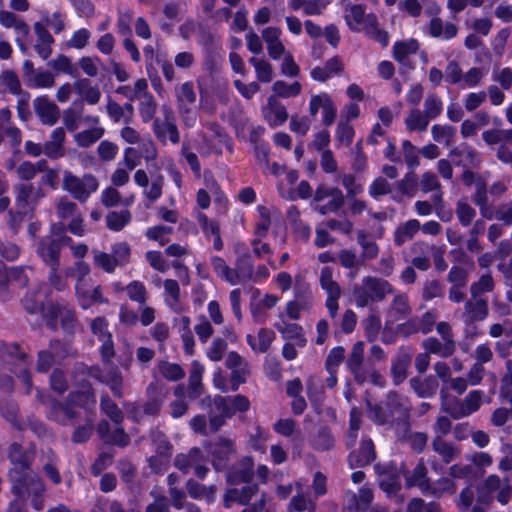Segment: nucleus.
I'll return each mask as SVG.
<instances>
[{"label": "nucleus", "instance_id": "f257e3e1", "mask_svg": "<svg viewBox=\"0 0 512 512\" xmlns=\"http://www.w3.org/2000/svg\"><path fill=\"white\" fill-rule=\"evenodd\" d=\"M345 21L348 27L354 32H364L368 37L374 39L382 46L389 43L388 33L379 28L375 14H365L361 5H352L345 12Z\"/></svg>", "mask_w": 512, "mask_h": 512}, {"label": "nucleus", "instance_id": "f03ea898", "mask_svg": "<svg viewBox=\"0 0 512 512\" xmlns=\"http://www.w3.org/2000/svg\"><path fill=\"white\" fill-rule=\"evenodd\" d=\"M9 477L13 482V493L19 498H25L26 495H33L32 506L36 510H42L44 504L40 495L44 492V485L40 479L31 475L28 467L24 463H19L9 472Z\"/></svg>", "mask_w": 512, "mask_h": 512}, {"label": "nucleus", "instance_id": "7ed1b4c3", "mask_svg": "<svg viewBox=\"0 0 512 512\" xmlns=\"http://www.w3.org/2000/svg\"><path fill=\"white\" fill-rule=\"evenodd\" d=\"M367 405L369 407V418L379 425L392 424L395 420L405 422L408 416L409 403L407 399L395 393H389L387 396L385 404L387 412L384 411L382 404L372 406L367 401Z\"/></svg>", "mask_w": 512, "mask_h": 512}, {"label": "nucleus", "instance_id": "20e7f679", "mask_svg": "<svg viewBox=\"0 0 512 512\" xmlns=\"http://www.w3.org/2000/svg\"><path fill=\"white\" fill-rule=\"evenodd\" d=\"M249 408V401L245 396L234 397L217 396L213 399L212 408L209 412V425L212 431L219 430L226 419L231 418L237 411H246Z\"/></svg>", "mask_w": 512, "mask_h": 512}, {"label": "nucleus", "instance_id": "39448f33", "mask_svg": "<svg viewBox=\"0 0 512 512\" xmlns=\"http://www.w3.org/2000/svg\"><path fill=\"white\" fill-rule=\"evenodd\" d=\"M47 404L50 407L49 416L51 418L60 423H67L75 415V412L72 410L73 405H79L88 409L95 404V397L90 384L85 380H81V391L71 393L68 406H63L52 400H49Z\"/></svg>", "mask_w": 512, "mask_h": 512}, {"label": "nucleus", "instance_id": "423d86ee", "mask_svg": "<svg viewBox=\"0 0 512 512\" xmlns=\"http://www.w3.org/2000/svg\"><path fill=\"white\" fill-rule=\"evenodd\" d=\"M391 292L392 287L386 280L366 277L362 285L354 289V299L358 307H366L370 302L383 300Z\"/></svg>", "mask_w": 512, "mask_h": 512}, {"label": "nucleus", "instance_id": "0eeeda50", "mask_svg": "<svg viewBox=\"0 0 512 512\" xmlns=\"http://www.w3.org/2000/svg\"><path fill=\"white\" fill-rule=\"evenodd\" d=\"M502 505L509 502V482H503L497 475H489L477 489V501L481 505H489L494 500Z\"/></svg>", "mask_w": 512, "mask_h": 512}, {"label": "nucleus", "instance_id": "6e6552de", "mask_svg": "<svg viewBox=\"0 0 512 512\" xmlns=\"http://www.w3.org/2000/svg\"><path fill=\"white\" fill-rule=\"evenodd\" d=\"M98 186L96 177L91 174H86L82 178L73 175L70 171H65L63 174V189L77 200L86 201Z\"/></svg>", "mask_w": 512, "mask_h": 512}, {"label": "nucleus", "instance_id": "1a4fd4ad", "mask_svg": "<svg viewBox=\"0 0 512 512\" xmlns=\"http://www.w3.org/2000/svg\"><path fill=\"white\" fill-rule=\"evenodd\" d=\"M483 397V391L473 390L462 401L455 399L453 402H450L443 399L442 408L453 419H461L478 411L482 404Z\"/></svg>", "mask_w": 512, "mask_h": 512}, {"label": "nucleus", "instance_id": "9d476101", "mask_svg": "<svg viewBox=\"0 0 512 512\" xmlns=\"http://www.w3.org/2000/svg\"><path fill=\"white\" fill-rule=\"evenodd\" d=\"M6 355H8L11 360L17 362L15 363L14 373L26 386V393H29L31 390V378L28 370L30 361H28L25 353L20 351L18 346L12 345L8 347L0 343V360L4 359Z\"/></svg>", "mask_w": 512, "mask_h": 512}, {"label": "nucleus", "instance_id": "9b49d317", "mask_svg": "<svg viewBox=\"0 0 512 512\" xmlns=\"http://www.w3.org/2000/svg\"><path fill=\"white\" fill-rule=\"evenodd\" d=\"M319 112L322 114V123L325 126H330L335 121L337 115V107L326 92L314 94L309 101V113L315 117Z\"/></svg>", "mask_w": 512, "mask_h": 512}, {"label": "nucleus", "instance_id": "f8f14e48", "mask_svg": "<svg viewBox=\"0 0 512 512\" xmlns=\"http://www.w3.org/2000/svg\"><path fill=\"white\" fill-rule=\"evenodd\" d=\"M314 201L318 203L316 209L321 214H328L340 209L344 203V196L341 190L319 186L314 195Z\"/></svg>", "mask_w": 512, "mask_h": 512}, {"label": "nucleus", "instance_id": "ddd939ff", "mask_svg": "<svg viewBox=\"0 0 512 512\" xmlns=\"http://www.w3.org/2000/svg\"><path fill=\"white\" fill-rule=\"evenodd\" d=\"M161 112L163 113L164 119L161 120L159 118H156L154 120V133L156 134L158 139H160L163 142L169 139L173 144L178 143L180 140V136L177 126L175 124L172 109L167 105H163L161 107Z\"/></svg>", "mask_w": 512, "mask_h": 512}, {"label": "nucleus", "instance_id": "4468645a", "mask_svg": "<svg viewBox=\"0 0 512 512\" xmlns=\"http://www.w3.org/2000/svg\"><path fill=\"white\" fill-rule=\"evenodd\" d=\"M62 237V233H56L53 231L50 236L41 240L38 245V255L51 268L58 267L59 265V253L61 246L63 245Z\"/></svg>", "mask_w": 512, "mask_h": 512}, {"label": "nucleus", "instance_id": "2eb2a0df", "mask_svg": "<svg viewBox=\"0 0 512 512\" xmlns=\"http://www.w3.org/2000/svg\"><path fill=\"white\" fill-rule=\"evenodd\" d=\"M175 466L184 473H188L190 469H193L195 475L200 479L205 478L209 471L198 448L191 449L188 454L177 455Z\"/></svg>", "mask_w": 512, "mask_h": 512}, {"label": "nucleus", "instance_id": "dca6fc26", "mask_svg": "<svg viewBox=\"0 0 512 512\" xmlns=\"http://www.w3.org/2000/svg\"><path fill=\"white\" fill-rule=\"evenodd\" d=\"M91 330L101 342L100 353L103 362L109 363L114 357V347L111 334L108 331L107 321L102 317L94 319L91 323Z\"/></svg>", "mask_w": 512, "mask_h": 512}, {"label": "nucleus", "instance_id": "f3484780", "mask_svg": "<svg viewBox=\"0 0 512 512\" xmlns=\"http://www.w3.org/2000/svg\"><path fill=\"white\" fill-rule=\"evenodd\" d=\"M279 301L274 294H262L255 290L250 300V312L256 322H264L266 310L273 308Z\"/></svg>", "mask_w": 512, "mask_h": 512}, {"label": "nucleus", "instance_id": "a211bd4d", "mask_svg": "<svg viewBox=\"0 0 512 512\" xmlns=\"http://www.w3.org/2000/svg\"><path fill=\"white\" fill-rule=\"evenodd\" d=\"M75 290L78 302L83 309H88L96 303H105L107 301L101 294L100 286H94L92 281L76 284Z\"/></svg>", "mask_w": 512, "mask_h": 512}, {"label": "nucleus", "instance_id": "6ab92c4d", "mask_svg": "<svg viewBox=\"0 0 512 512\" xmlns=\"http://www.w3.org/2000/svg\"><path fill=\"white\" fill-rule=\"evenodd\" d=\"M226 367L231 370V390L236 391L246 381L248 364L238 353L232 351L226 358Z\"/></svg>", "mask_w": 512, "mask_h": 512}, {"label": "nucleus", "instance_id": "aec40b11", "mask_svg": "<svg viewBox=\"0 0 512 512\" xmlns=\"http://www.w3.org/2000/svg\"><path fill=\"white\" fill-rule=\"evenodd\" d=\"M33 106L36 115L40 121L45 124L52 126L59 118V108L46 96H40L34 99Z\"/></svg>", "mask_w": 512, "mask_h": 512}, {"label": "nucleus", "instance_id": "412c9836", "mask_svg": "<svg viewBox=\"0 0 512 512\" xmlns=\"http://www.w3.org/2000/svg\"><path fill=\"white\" fill-rule=\"evenodd\" d=\"M449 158L455 165L463 167H475L481 161L480 154L466 143L451 149Z\"/></svg>", "mask_w": 512, "mask_h": 512}, {"label": "nucleus", "instance_id": "4be33fe9", "mask_svg": "<svg viewBox=\"0 0 512 512\" xmlns=\"http://www.w3.org/2000/svg\"><path fill=\"white\" fill-rule=\"evenodd\" d=\"M281 30L276 27H266L262 30V38L266 43L267 52L272 60H279L282 54H285V45L280 39Z\"/></svg>", "mask_w": 512, "mask_h": 512}, {"label": "nucleus", "instance_id": "5701e85b", "mask_svg": "<svg viewBox=\"0 0 512 512\" xmlns=\"http://www.w3.org/2000/svg\"><path fill=\"white\" fill-rule=\"evenodd\" d=\"M38 192L36 194L32 191L30 184H19L16 187V205L17 214L25 216L34 208L37 198L42 197Z\"/></svg>", "mask_w": 512, "mask_h": 512}, {"label": "nucleus", "instance_id": "b1692460", "mask_svg": "<svg viewBox=\"0 0 512 512\" xmlns=\"http://www.w3.org/2000/svg\"><path fill=\"white\" fill-rule=\"evenodd\" d=\"M263 116L271 127L281 126L288 119L285 106L275 96H270L267 105L263 108Z\"/></svg>", "mask_w": 512, "mask_h": 512}, {"label": "nucleus", "instance_id": "393cba45", "mask_svg": "<svg viewBox=\"0 0 512 512\" xmlns=\"http://www.w3.org/2000/svg\"><path fill=\"white\" fill-rule=\"evenodd\" d=\"M88 373L91 377L109 385L116 396L122 395L123 377L117 368L111 367L105 372L98 368H91Z\"/></svg>", "mask_w": 512, "mask_h": 512}, {"label": "nucleus", "instance_id": "a878e982", "mask_svg": "<svg viewBox=\"0 0 512 512\" xmlns=\"http://www.w3.org/2000/svg\"><path fill=\"white\" fill-rule=\"evenodd\" d=\"M254 461L251 457L243 458L227 475L230 484L245 483L251 480Z\"/></svg>", "mask_w": 512, "mask_h": 512}, {"label": "nucleus", "instance_id": "bb28decb", "mask_svg": "<svg viewBox=\"0 0 512 512\" xmlns=\"http://www.w3.org/2000/svg\"><path fill=\"white\" fill-rule=\"evenodd\" d=\"M154 444L156 445L157 455H161L163 457L161 460L162 466L158 467L155 465L156 458H150L149 464L154 472L161 473L168 467L172 447L167 441L166 437L159 432L154 436Z\"/></svg>", "mask_w": 512, "mask_h": 512}, {"label": "nucleus", "instance_id": "cd10ccee", "mask_svg": "<svg viewBox=\"0 0 512 512\" xmlns=\"http://www.w3.org/2000/svg\"><path fill=\"white\" fill-rule=\"evenodd\" d=\"M405 479L407 487H418L423 493L430 491L431 484L427 476V468L422 460L415 466L412 473L405 474Z\"/></svg>", "mask_w": 512, "mask_h": 512}, {"label": "nucleus", "instance_id": "c85d7f7f", "mask_svg": "<svg viewBox=\"0 0 512 512\" xmlns=\"http://www.w3.org/2000/svg\"><path fill=\"white\" fill-rule=\"evenodd\" d=\"M65 140V131L58 127L54 129L50 135V139L43 146V153L51 158L58 159L64 155L63 143Z\"/></svg>", "mask_w": 512, "mask_h": 512}, {"label": "nucleus", "instance_id": "c756f323", "mask_svg": "<svg viewBox=\"0 0 512 512\" xmlns=\"http://www.w3.org/2000/svg\"><path fill=\"white\" fill-rule=\"evenodd\" d=\"M75 92L89 105H95L101 98V91L98 86L91 85L86 78H81L73 83Z\"/></svg>", "mask_w": 512, "mask_h": 512}, {"label": "nucleus", "instance_id": "7c9ffc66", "mask_svg": "<svg viewBox=\"0 0 512 512\" xmlns=\"http://www.w3.org/2000/svg\"><path fill=\"white\" fill-rule=\"evenodd\" d=\"M257 492L258 487L256 485H247L242 487L241 489H229L225 494L224 504L226 507H230L233 503L245 505L252 499V497Z\"/></svg>", "mask_w": 512, "mask_h": 512}, {"label": "nucleus", "instance_id": "2f4dec72", "mask_svg": "<svg viewBox=\"0 0 512 512\" xmlns=\"http://www.w3.org/2000/svg\"><path fill=\"white\" fill-rule=\"evenodd\" d=\"M209 451L213 456V465L216 469H221L224 462L233 453V444L228 439L220 438L211 444Z\"/></svg>", "mask_w": 512, "mask_h": 512}, {"label": "nucleus", "instance_id": "473e14b6", "mask_svg": "<svg viewBox=\"0 0 512 512\" xmlns=\"http://www.w3.org/2000/svg\"><path fill=\"white\" fill-rule=\"evenodd\" d=\"M34 31L37 36L35 50L42 59H47L51 54V45L53 38L45 27L44 23L37 22L34 25Z\"/></svg>", "mask_w": 512, "mask_h": 512}, {"label": "nucleus", "instance_id": "72a5a7b5", "mask_svg": "<svg viewBox=\"0 0 512 512\" xmlns=\"http://www.w3.org/2000/svg\"><path fill=\"white\" fill-rule=\"evenodd\" d=\"M364 358V343L356 342L353 347L347 365L358 382H364L365 376L362 372V362Z\"/></svg>", "mask_w": 512, "mask_h": 512}, {"label": "nucleus", "instance_id": "f704fd0d", "mask_svg": "<svg viewBox=\"0 0 512 512\" xmlns=\"http://www.w3.org/2000/svg\"><path fill=\"white\" fill-rule=\"evenodd\" d=\"M375 459L374 444L370 439H363L357 453H351L349 463L351 467L364 466Z\"/></svg>", "mask_w": 512, "mask_h": 512}, {"label": "nucleus", "instance_id": "c9c22d12", "mask_svg": "<svg viewBox=\"0 0 512 512\" xmlns=\"http://www.w3.org/2000/svg\"><path fill=\"white\" fill-rule=\"evenodd\" d=\"M28 281L22 267H12L7 269L5 264L0 261V290L4 289L9 282H16L19 286H25Z\"/></svg>", "mask_w": 512, "mask_h": 512}, {"label": "nucleus", "instance_id": "e433bc0d", "mask_svg": "<svg viewBox=\"0 0 512 512\" xmlns=\"http://www.w3.org/2000/svg\"><path fill=\"white\" fill-rule=\"evenodd\" d=\"M164 302L174 312H180L182 305L180 302V287L176 280L167 279L163 283Z\"/></svg>", "mask_w": 512, "mask_h": 512}, {"label": "nucleus", "instance_id": "4c0bfd02", "mask_svg": "<svg viewBox=\"0 0 512 512\" xmlns=\"http://www.w3.org/2000/svg\"><path fill=\"white\" fill-rule=\"evenodd\" d=\"M488 314L487 303L483 299L474 298L465 304L464 320L466 322L480 321Z\"/></svg>", "mask_w": 512, "mask_h": 512}, {"label": "nucleus", "instance_id": "58836bf2", "mask_svg": "<svg viewBox=\"0 0 512 512\" xmlns=\"http://www.w3.org/2000/svg\"><path fill=\"white\" fill-rule=\"evenodd\" d=\"M426 353L436 354L440 357L447 358L451 356L455 351V342L447 341L443 344L435 337H430L423 341L422 344Z\"/></svg>", "mask_w": 512, "mask_h": 512}, {"label": "nucleus", "instance_id": "ea45409f", "mask_svg": "<svg viewBox=\"0 0 512 512\" xmlns=\"http://www.w3.org/2000/svg\"><path fill=\"white\" fill-rule=\"evenodd\" d=\"M276 329L282 334L283 338L293 340L298 347L306 345V339L303 336V329L295 323H281L275 324Z\"/></svg>", "mask_w": 512, "mask_h": 512}, {"label": "nucleus", "instance_id": "a19ab883", "mask_svg": "<svg viewBox=\"0 0 512 512\" xmlns=\"http://www.w3.org/2000/svg\"><path fill=\"white\" fill-rule=\"evenodd\" d=\"M420 185L422 191L425 193L435 191L431 196V199L435 208L440 207L442 204V193L440 191V183L437 176L432 172L424 173L422 175Z\"/></svg>", "mask_w": 512, "mask_h": 512}, {"label": "nucleus", "instance_id": "79ce46f5", "mask_svg": "<svg viewBox=\"0 0 512 512\" xmlns=\"http://www.w3.org/2000/svg\"><path fill=\"white\" fill-rule=\"evenodd\" d=\"M432 447L445 463H450L460 454L458 447L445 441L440 436L434 437Z\"/></svg>", "mask_w": 512, "mask_h": 512}, {"label": "nucleus", "instance_id": "37998d69", "mask_svg": "<svg viewBox=\"0 0 512 512\" xmlns=\"http://www.w3.org/2000/svg\"><path fill=\"white\" fill-rule=\"evenodd\" d=\"M274 337L275 334L272 330L262 328L260 329L256 337L252 335H247L246 339L248 344L254 351L264 353L268 350Z\"/></svg>", "mask_w": 512, "mask_h": 512}, {"label": "nucleus", "instance_id": "c03bdc74", "mask_svg": "<svg viewBox=\"0 0 512 512\" xmlns=\"http://www.w3.org/2000/svg\"><path fill=\"white\" fill-rule=\"evenodd\" d=\"M429 34L442 40H450L457 34V28L452 23H443L439 18H433L429 25Z\"/></svg>", "mask_w": 512, "mask_h": 512}, {"label": "nucleus", "instance_id": "a18cd8bd", "mask_svg": "<svg viewBox=\"0 0 512 512\" xmlns=\"http://www.w3.org/2000/svg\"><path fill=\"white\" fill-rule=\"evenodd\" d=\"M272 91L273 96L280 98H292L297 97L302 92V85L298 81L293 83H287L283 80H277L273 83Z\"/></svg>", "mask_w": 512, "mask_h": 512}, {"label": "nucleus", "instance_id": "49530a36", "mask_svg": "<svg viewBox=\"0 0 512 512\" xmlns=\"http://www.w3.org/2000/svg\"><path fill=\"white\" fill-rule=\"evenodd\" d=\"M411 386L419 397L427 398L435 394L438 388V382L432 376L423 379L413 378L411 379Z\"/></svg>", "mask_w": 512, "mask_h": 512}, {"label": "nucleus", "instance_id": "de8ad7c7", "mask_svg": "<svg viewBox=\"0 0 512 512\" xmlns=\"http://www.w3.org/2000/svg\"><path fill=\"white\" fill-rule=\"evenodd\" d=\"M431 134L434 141L450 146L454 143L456 128L450 125H434L431 128Z\"/></svg>", "mask_w": 512, "mask_h": 512}, {"label": "nucleus", "instance_id": "09e8293b", "mask_svg": "<svg viewBox=\"0 0 512 512\" xmlns=\"http://www.w3.org/2000/svg\"><path fill=\"white\" fill-rule=\"evenodd\" d=\"M104 132L103 127L93 126L90 129L76 133L74 140L80 147H89L97 142L104 135Z\"/></svg>", "mask_w": 512, "mask_h": 512}, {"label": "nucleus", "instance_id": "8fccbe9b", "mask_svg": "<svg viewBox=\"0 0 512 512\" xmlns=\"http://www.w3.org/2000/svg\"><path fill=\"white\" fill-rule=\"evenodd\" d=\"M249 62L254 67L259 82L269 83L272 81L274 77L273 67L267 60L252 57Z\"/></svg>", "mask_w": 512, "mask_h": 512}, {"label": "nucleus", "instance_id": "3c124183", "mask_svg": "<svg viewBox=\"0 0 512 512\" xmlns=\"http://www.w3.org/2000/svg\"><path fill=\"white\" fill-rule=\"evenodd\" d=\"M55 84L54 75L50 71L37 69L26 85L34 89H49Z\"/></svg>", "mask_w": 512, "mask_h": 512}, {"label": "nucleus", "instance_id": "603ef678", "mask_svg": "<svg viewBox=\"0 0 512 512\" xmlns=\"http://www.w3.org/2000/svg\"><path fill=\"white\" fill-rule=\"evenodd\" d=\"M178 108L188 107L192 105L196 101V93L194 90V85L191 81H187L180 86H178L175 90Z\"/></svg>", "mask_w": 512, "mask_h": 512}, {"label": "nucleus", "instance_id": "864d4df0", "mask_svg": "<svg viewBox=\"0 0 512 512\" xmlns=\"http://www.w3.org/2000/svg\"><path fill=\"white\" fill-rule=\"evenodd\" d=\"M418 49L419 43L415 39L396 42L393 46L394 57L397 61L402 63L409 55L415 54Z\"/></svg>", "mask_w": 512, "mask_h": 512}, {"label": "nucleus", "instance_id": "5fc2aeb1", "mask_svg": "<svg viewBox=\"0 0 512 512\" xmlns=\"http://www.w3.org/2000/svg\"><path fill=\"white\" fill-rule=\"evenodd\" d=\"M130 100H141L148 96V83L145 79H138L133 86H122L118 90Z\"/></svg>", "mask_w": 512, "mask_h": 512}, {"label": "nucleus", "instance_id": "6e6d98bb", "mask_svg": "<svg viewBox=\"0 0 512 512\" xmlns=\"http://www.w3.org/2000/svg\"><path fill=\"white\" fill-rule=\"evenodd\" d=\"M420 229V222L416 219H412L399 226L395 233V243L402 245L406 241L412 239V237Z\"/></svg>", "mask_w": 512, "mask_h": 512}, {"label": "nucleus", "instance_id": "4d7b16f0", "mask_svg": "<svg viewBox=\"0 0 512 512\" xmlns=\"http://www.w3.org/2000/svg\"><path fill=\"white\" fill-rule=\"evenodd\" d=\"M157 370L161 376L170 381H177L184 377L185 373L179 364L168 361H160Z\"/></svg>", "mask_w": 512, "mask_h": 512}, {"label": "nucleus", "instance_id": "13d9d810", "mask_svg": "<svg viewBox=\"0 0 512 512\" xmlns=\"http://www.w3.org/2000/svg\"><path fill=\"white\" fill-rule=\"evenodd\" d=\"M482 215L487 219H496L506 225H512V200L499 205L494 212L482 211Z\"/></svg>", "mask_w": 512, "mask_h": 512}, {"label": "nucleus", "instance_id": "bf43d9fd", "mask_svg": "<svg viewBox=\"0 0 512 512\" xmlns=\"http://www.w3.org/2000/svg\"><path fill=\"white\" fill-rule=\"evenodd\" d=\"M204 373V366L198 362L193 361L191 373L189 377V387H190V396L191 397H197L201 394L202 385H201V379L202 375Z\"/></svg>", "mask_w": 512, "mask_h": 512}, {"label": "nucleus", "instance_id": "052dcab7", "mask_svg": "<svg viewBox=\"0 0 512 512\" xmlns=\"http://www.w3.org/2000/svg\"><path fill=\"white\" fill-rule=\"evenodd\" d=\"M410 312L408 299L406 295L398 294L394 297L389 311L390 317L394 320L403 319Z\"/></svg>", "mask_w": 512, "mask_h": 512}, {"label": "nucleus", "instance_id": "680f3d73", "mask_svg": "<svg viewBox=\"0 0 512 512\" xmlns=\"http://www.w3.org/2000/svg\"><path fill=\"white\" fill-rule=\"evenodd\" d=\"M131 220V214L127 210L120 212L113 211L107 215L106 222L110 230L120 231L122 230Z\"/></svg>", "mask_w": 512, "mask_h": 512}, {"label": "nucleus", "instance_id": "e2e57ef3", "mask_svg": "<svg viewBox=\"0 0 512 512\" xmlns=\"http://www.w3.org/2000/svg\"><path fill=\"white\" fill-rule=\"evenodd\" d=\"M187 490L189 495L195 499H205L208 502L214 500L213 487H206L193 480H189L187 482Z\"/></svg>", "mask_w": 512, "mask_h": 512}, {"label": "nucleus", "instance_id": "0e129e2a", "mask_svg": "<svg viewBox=\"0 0 512 512\" xmlns=\"http://www.w3.org/2000/svg\"><path fill=\"white\" fill-rule=\"evenodd\" d=\"M94 264L96 267L104 270L107 273H113L115 268L118 266L116 260L105 252L94 249L92 250Z\"/></svg>", "mask_w": 512, "mask_h": 512}, {"label": "nucleus", "instance_id": "69168bd1", "mask_svg": "<svg viewBox=\"0 0 512 512\" xmlns=\"http://www.w3.org/2000/svg\"><path fill=\"white\" fill-rule=\"evenodd\" d=\"M457 486L453 479L444 477L436 481L433 485H431L430 493L435 497H441L444 494H454L456 492Z\"/></svg>", "mask_w": 512, "mask_h": 512}, {"label": "nucleus", "instance_id": "338daca9", "mask_svg": "<svg viewBox=\"0 0 512 512\" xmlns=\"http://www.w3.org/2000/svg\"><path fill=\"white\" fill-rule=\"evenodd\" d=\"M482 138L488 145L498 144L502 141L512 142V128L505 130H487L482 133Z\"/></svg>", "mask_w": 512, "mask_h": 512}, {"label": "nucleus", "instance_id": "774afa93", "mask_svg": "<svg viewBox=\"0 0 512 512\" xmlns=\"http://www.w3.org/2000/svg\"><path fill=\"white\" fill-rule=\"evenodd\" d=\"M429 120L425 113L413 110L406 119V125L410 131H424L428 127Z\"/></svg>", "mask_w": 512, "mask_h": 512}]
</instances>
